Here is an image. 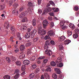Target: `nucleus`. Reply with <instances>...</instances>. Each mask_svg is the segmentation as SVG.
<instances>
[{
	"instance_id": "nucleus-1",
	"label": "nucleus",
	"mask_w": 79,
	"mask_h": 79,
	"mask_svg": "<svg viewBox=\"0 0 79 79\" xmlns=\"http://www.w3.org/2000/svg\"><path fill=\"white\" fill-rule=\"evenodd\" d=\"M50 42L49 41V40H46L45 42V44L44 45V48L46 50L45 51V53L48 55V56H51L52 54V51L49 49L48 45H50Z\"/></svg>"
},
{
	"instance_id": "nucleus-2",
	"label": "nucleus",
	"mask_w": 79,
	"mask_h": 79,
	"mask_svg": "<svg viewBox=\"0 0 79 79\" xmlns=\"http://www.w3.org/2000/svg\"><path fill=\"white\" fill-rule=\"evenodd\" d=\"M63 60L61 57L60 56L56 60V63H60V64H58L57 65L58 67H60L61 68L62 66H63V64L61 62V61Z\"/></svg>"
},
{
	"instance_id": "nucleus-3",
	"label": "nucleus",
	"mask_w": 79,
	"mask_h": 79,
	"mask_svg": "<svg viewBox=\"0 0 79 79\" xmlns=\"http://www.w3.org/2000/svg\"><path fill=\"white\" fill-rule=\"evenodd\" d=\"M42 27H40L38 28V33L39 34H41L42 35L46 34V31L45 30L42 29Z\"/></svg>"
},
{
	"instance_id": "nucleus-4",
	"label": "nucleus",
	"mask_w": 79,
	"mask_h": 79,
	"mask_svg": "<svg viewBox=\"0 0 79 79\" xmlns=\"http://www.w3.org/2000/svg\"><path fill=\"white\" fill-rule=\"evenodd\" d=\"M50 64L51 65H50L48 66V68L46 69L45 70L46 71H49L51 72V70H52L51 68H52V66H55L56 65V62L54 61H52L51 62Z\"/></svg>"
},
{
	"instance_id": "nucleus-5",
	"label": "nucleus",
	"mask_w": 79,
	"mask_h": 79,
	"mask_svg": "<svg viewBox=\"0 0 79 79\" xmlns=\"http://www.w3.org/2000/svg\"><path fill=\"white\" fill-rule=\"evenodd\" d=\"M27 6H29V8L28 10V11L29 13H31L32 12L31 8H33V7H34V4L31 2H28Z\"/></svg>"
},
{
	"instance_id": "nucleus-6",
	"label": "nucleus",
	"mask_w": 79,
	"mask_h": 79,
	"mask_svg": "<svg viewBox=\"0 0 79 79\" xmlns=\"http://www.w3.org/2000/svg\"><path fill=\"white\" fill-rule=\"evenodd\" d=\"M20 70L18 69H16L15 70V73H16V74H15V76H14V78L15 79H18L19 77V76L20 74L19 73Z\"/></svg>"
},
{
	"instance_id": "nucleus-7",
	"label": "nucleus",
	"mask_w": 79,
	"mask_h": 79,
	"mask_svg": "<svg viewBox=\"0 0 79 79\" xmlns=\"http://www.w3.org/2000/svg\"><path fill=\"white\" fill-rule=\"evenodd\" d=\"M37 32V30L36 29H33V30L31 32V38H33L35 37L36 33Z\"/></svg>"
},
{
	"instance_id": "nucleus-8",
	"label": "nucleus",
	"mask_w": 79,
	"mask_h": 79,
	"mask_svg": "<svg viewBox=\"0 0 79 79\" xmlns=\"http://www.w3.org/2000/svg\"><path fill=\"white\" fill-rule=\"evenodd\" d=\"M48 35L50 37L49 39H50V40H51L50 37H52V36H54L55 35L53 30H49V31H48Z\"/></svg>"
},
{
	"instance_id": "nucleus-9",
	"label": "nucleus",
	"mask_w": 79,
	"mask_h": 79,
	"mask_svg": "<svg viewBox=\"0 0 79 79\" xmlns=\"http://www.w3.org/2000/svg\"><path fill=\"white\" fill-rule=\"evenodd\" d=\"M25 13L24 12H22L20 14V18H23V17L25 16L27 14L28 11H25Z\"/></svg>"
},
{
	"instance_id": "nucleus-10",
	"label": "nucleus",
	"mask_w": 79,
	"mask_h": 79,
	"mask_svg": "<svg viewBox=\"0 0 79 79\" xmlns=\"http://www.w3.org/2000/svg\"><path fill=\"white\" fill-rule=\"evenodd\" d=\"M48 22L47 20H45L43 21V25L44 27L46 28V27L48 26Z\"/></svg>"
},
{
	"instance_id": "nucleus-11",
	"label": "nucleus",
	"mask_w": 79,
	"mask_h": 79,
	"mask_svg": "<svg viewBox=\"0 0 79 79\" xmlns=\"http://www.w3.org/2000/svg\"><path fill=\"white\" fill-rule=\"evenodd\" d=\"M30 63V62L29 60H24L23 61V64L25 65H28Z\"/></svg>"
},
{
	"instance_id": "nucleus-12",
	"label": "nucleus",
	"mask_w": 79,
	"mask_h": 79,
	"mask_svg": "<svg viewBox=\"0 0 79 79\" xmlns=\"http://www.w3.org/2000/svg\"><path fill=\"white\" fill-rule=\"evenodd\" d=\"M25 49V47L24 45H21L20 47V49L21 51H24Z\"/></svg>"
},
{
	"instance_id": "nucleus-13",
	"label": "nucleus",
	"mask_w": 79,
	"mask_h": 79,
	"mask_svg": "<svg viewBox=\"0 0 79 79\" xmlns=\"http://www.w3.org/2000/svg\"><path fill=\"white\" fill-rule=\"evenodd\" d=\"M31 68L32 69H35L36 68H37V66L34 63V62H32V63H31Z\"/></svg>"
},
{
	"instance_id": "nucleus-14",
	"label": "nucleus",
	"mask_w": 79,
	"mask_h": 79,
	"mask_svg": "<svg viewBox=\"0 0 79 79\" xmlns=\"http://www.w3.org/2000/svg\"><path fill=\"white\" fill-rule=\"evenodd\" d=\"M31 35L30 33L27 31V32L25 34V37L26 38H27V39H28V38H30V37H31Z\"/></svg>"
},
{
	"instance_id": "nucleus-15",
	"label": "nucleus",
	"mask_w": 79,
	"mask_h": 79,
	"mask_svg": "<svg viewBox=\"0 0 79 79\" xmlns=\"http://www.w3.org/2000/svg\"><path fill=\"white\" fill-rule=\"evenodd\" d=\"M29 42H28V43H27V44H25V46H26V47H28V46H30V45H31L32 44V41H30L29 40H27V42H29Z\"/></svg>"
},
{
	"instance_id": "nucleus-16",
	"label": "nucleus",
	"mask_w": 79,
	"mask_h": 79,
	"mask_svg": "<svg viewBox=\"0 0 79 79\" xmlns=\"http://www.w3.org/2000/svg\"><path fill=\"white\" fill-rule=\"evenodd\" d=\"M27 17H23V18L22 19L21 22H27Z\"/></svg>"
},
{
	"instance_id": "nucleus-17",
	"label": "nucleus",
	"mask_w": 79,
	"mask_h": 79,
	"mask_svg": "<svg viewBox=\"0 0 79 79\" xmlns=\"http://www.w3.org/2000/svg\"><path fill=\"white\" fill-rule=\"evenodd\" d=\"M65 39V36H61V37H59V40L60 41H63V40H64Z\"/></svg>"
},
{
	"instance_id": "nucleus-18",
	"label": "nucleus",
	"mask_w": 79,
	"mask_h": 79,
	"mask_svg": "<svg viewBox=\"0 0 79 79\" xmlns=\"http://www.w3.org/2000/svg\"><path fill=\"white\" fill-rule=\"evenodd\" d=\"M9 26L10 24L8 22H5L4 26L6 28H8V27H9Z\"/></svg>"
},
{
	"instance_id": "nucleus-19",
	"label": "nucleus",
	"mask_w": 79,
	"mask_h": 79,
	"mask_svg": "<svg viewBox=\"0 0 79 79\" xmlns=\"http://www.w3.org/2000/svg\"><path fill=\"white\" fill-rule=\"evenodd\" d=\"M44 76L46 78V79H50V77L49 76V75L48 73H44Z\"/></svg>"
},
{
	"instance_id": "nucleus-20",
	"label": "nucleus",
	"mask_w": 79,
	"mask_h": 79,
	"mask_svg": "<svg viewBox=\"0 0 79 79\" xmlns=\"http://www.w3.org/2000/svg\"><path fill=\"white\" fill-rule=\"evenodd\" d=\"M36 59L35 56H32L31 57H30L29 59L31 61H34Z\"/></svg>"
},
{
	"instance_id": "nucleus-21",
	"label": "nucleus",
	"mask_w": 79,
	"mask_h": 79,
	"mask_svg": "<svg viewBox=\"0 0 79 79\" xmlns=\"http://www.w3.org/2000/svg\"><path fill=\"white\" fill-rule=\"evenodd\" d=\"M24 57H25V55L24 54H23V53L19 56V59H23Z\"/></svg>"
},
{
	"instance_id": "nucleus-22",
	"label": "nucleus",
	"mask_w": 79,
	"mask_h": 79,
	"mask_svg": "<svg viewBox=\"0 0 79 79\" xmlns=\"http://www.w3.org/2000/svg\"><path fill=\"white\" fill-rule=\"evenodd\" d=\"M4 79H10V76L9 75H5L3 76Z\"/></svg>"
},
{
	"instance_id": "nucleus-23",
	"label": "nucleus",
	"mask_w": 79,
	"mask_h": 79,
	"mask_svg": "<svg viewBox=\"0 0 79 79\" xmlns=\"http://www.w3.org/2000/svg\"><path fill=\"white\" fill-rule=\"evenodd\" d=\"M71 40H64V44L65 45L66 44H69L70 42H71Z\"/></svg>"
},
{
	"instance_id": "nucleus-24",
	"label": "nucleus",
	"mask_w": 79,
	"mask_h": 79,
	"mask_svg": "<svg viewBox=\"0 0 79 79\" xmlns=\"http://www.w3.org/2000/svg\"><path fill=\"white\" fill-rule=\"evenodd\" d=\"M31 51H32V48H30V49H27V55H31Z\"/></svg>"
},
{
	"instance_id": "nucleus-25",
	"label": "nucleus",
	"mask_w": 79,
	"mask_h": 79,
	"mask_svg": "<svg viewBox=\"0 0 79 79\" xmlns=\"http://www.w3.org/2000/svg\"><path fill=\"white\" fill-rule=\"evenodd\" d=\"M32 22V25L33 26H35L36 25V19H33V20Z\"/></svg>"
},
{
	"instance_id": "nucleus-26",
	"label": "nucleus",
	"mask_w": 79,
	"mask_h": 79,
	"mask_svg": "<svg viewBox=\"0 0 79 79\" xmlns=\"http://www.w3.org/2000/svg\"><path fill=\"white\" fill-rule=\"evenodd\" d=\"M55 70L56 71V73L57 74H60L61 72L60 69L56 68V69H55Z\"/></svg>"
},
{
	"instance_id": "nucleus-27",
	"label": "nucleus",
	"mask_w": 79,
	"mask_h": 79,
	"mask_svg": "<svg viewBox=\"0 0 79 79\" xmlns=\"http://www.w3.org/2000/svg\"><path fill=\"white\" fill-rule=\"evenodd\" d=\"M50 38V37L49 35V31L48 32V35H47L46 36H45L44 37V39L45 40H48V39Z\"/></svg>"
},
{
	"instance_id": "nucleus-28",
	"label": "nucleus",
	"mask_w": 79,
	"mask_h": 79,
	"mask_svg": "<svg viewBox=\"0 0 79 79\" xmlns=\"http://www.w3.org/2000/svg\"><path fill=\"white\" fill-rule=\"evenodd\" d=\"M10 59L12 61H15V60H16V59L15 57H14L13 56H10Z\"/></svg>"
},
{
	"instance_id": "nucleus-29",
	"label": "nucleus",
	"mask_w": 79,
	"mask_h": 79,
	"mask_svg": "<svg viewBox=\"0 0 79 79\" xmlns=\"http://www.w3.org/2000/svg\"><path fill=\"white\" fill-rule=\"evenodd\" d=\"M52 77L54 79H56L57 77V76L55 73H53L52 75Z\"/></svg>"
},
{
	"instance_id": "nucleus-30",
	"label": "nucleus",
	"mask_w": 79,
	"mask_h": 79,
	"mask_svg": "<svg viewBox=\"0 0 79 79\" xmlns=\"http://www.w3.org/2000/svg\"><path fill=\"white\" fill-rule=\"evenodd\" d=\"M34 76H35L34 73H31V74H30L29 76V78L30 79H31V78H33V77H34Z\"/></svg>"
},
{
	"instance_id": "nucleus-31",
	"label": "nucleus",
	"mask_w": 79,
	"mask_h": 79,
	"mask_svg": "<svg viewBox=\"0 0 79 79\" xmlns=\"http://www.w3.org/2000/svg\"><path fill=\"white\" fill-rule=\"evenodd\" d=\"M11 30L13 33H15V27L12 26L11 27Z\"/></svg>"
},
{
	"instance_id": "nucleus-32",
	"label": "nucleus",
	"mask_w": 79,
	"mask_h": 79,
	"mask_svg": "<svg viewBox=\"0 0 79 79\" xmlns=\"http://www.w3.org/2000/svg\"><path fill=\"white\" fill-rule=\"evenodd\" d=\"M52 10H53L54 12H58L59 10V8H52Z\"/></svg>"
},
{
	"instance_id": "nucleus-33",
	"label": "nucleus",
	"mask_w": 79,
	"mask_h": 79,
	"mask_svg": "<svg viewBox=\"0 0 79 79\" xmlns=\"http://www.w3.org/2000/svg\"><path fill=\"white\" fill-rule=\"evenodd\" d=\"M67 34L69 36H70V35H72V33L71 32V31H70V30H69L67 31Z\"/></svg>"
},
{
	"instance_id": "nucleus-34",
	"label": "nucleus",
	"mask_w": 79,
	"mask_h": 79,
	"mask_svg": "<svg viewBox=\"0 0 79 79\" xmlns=\"http://www.w3.org/2000/svg\"><path fill=\"white\" fill-rule=\"evenodd\" d=\"M52 10H53L52 8L51 7H48L47 9V13H48L49 11H51Z\"/></svg>"
},
{
	"instance_id": "nucleus-35",
	"label": "nucleus",
	"mask_w": 79,
	"mask_h": 79,
	"mask_svg": "<svg viewBox=\"0 0 79 79\" xmlns=\"http://www.w3.org/2000/svg\"><path fill=\"white\" fill-rule=\"evenodd\" d=\"M59 48L60 50H62V49H64V48H63V45H59Z\"/></svg>"
},
{
	"instance_id": "nucleus-36",
	"label": "nucleus",
	"mask_w": 79,
	"mask_h": 79,
	"mask_svg": "<svg viewBox=\"0 0 79 79\" xmlns=\"http://www.w3.org/2000/svg\"><path fill=\"white\" fill-rule=\"evenodd\" d=\"M78 35L77 34H74L73 35V37L75 39H77L78 37Z\"/></svg>"
},
{
	"instance_id": "nucleus-37",
	"label": "nucleus",
	"mask_w": 79,
	"mask_h": 79,
	"mask_svg": "<svg viewBox=\"0 0 79 79\" xmlns=\"http://www.w3.org/2000/svg\"><path fill=\"white\" fill-rule=\"evenodd\" d=\"M50 43L53 45H54L56 44V42H55V41H54V40H51Z\"/></svg>"
},
{
	"instance_id": "nucleus-38",
	"label": "nucleus",
	"mask_w": 79,
	"mask_h": 79,
	"mask_svg": "<svg viewBox=\"0 0 79 79\" xmlns=\"http://www.w3.org/2000/svg\"><path fill=\"white\" fill-rule=\"evenodd\" d=\"M65 23V22L64 21L61 22H60V26H62V29H63V25H64Z\"/></svg>"
},
{
	"instance_id": "nucleus-39",
	"label": "nucleus",
	"mask_w": 79,
	"mask_h": 79,
	"mask_svg": "<svg viewBox=\"0 0 79 79\" xmlns=\"http://www.w3.org/2000/svg\"><path fill=\"white\" fill-rule=\"evenodd\" d=\"M16 64H17V65H18V66H20L21 65V62L20 61H16Z\"/></svg>"
},
{
	"instance_id": "nucleus-40",
	"label": "nucleus",
	"mask_w": 79,
	"mask_h": 79,
	"mask_svg": "<svg viewBox=\"0 0 79 79\" xmlns=\"http://www.w3.org/2000/svg\"><path fill=\"white\" fill-rule=\"evenodd\" d=\"M48 20H50V21H52L53 20V18L52 17H51V16H50V17H48Z\"/></svg>"
},
{
	"instance_id": "nucleus-41",
	"label": "nucleus",
	"mask_w": 79,
	"mask_h": 79,
	"mask_svg": "<svg viewBox=\"0 0 79 79\" xmlns=\"http://www.w3.org/2000/svg\"><path fill=\"white\" fill-rule=\"evenodd\" d=\"M39 39V37H36V38L33 39V40L34 42H37L38 40Z\"/></svg>"
},
{
	"instance_id": "nucleus-42",
	"label": "nucleus",
	"mask_w": 79,
	"mask_h": 79,
	"mask_svg": "<svg viewBox=\"0 0 79 79\" xmlns=\"http://www.w3.org/2000/svg\"><path fill=\"white\" fill-rule=\"evenodd\" d=\"M24 9V6H22L21 7H20L19 9V11H23Z\"/></svg>"
},
{
	"instance_id": "nucleus-43",
	"label": "nucleus",
	"mask_w": 79,
	"mask_h": 79,
	"mask_svg": "<svg viewBox=\"0 0 79 79\" xmlns=\"http://www.w3.org/2000/svg\"><path fill=\"white\" fill-rule=\"evenodd\" d=\"M6 60H7V61H8V62H9V63H10V61H11V60L10 57H6Z\"/></svg>"
},
{
	"instance_id": "nucleus-44",
	"label": "nucleus",
	"mask_w": 79,
	"mask_h": 79,
	"mask_svg": "<svg viewBox=\"0 0 79 79\" xmlns=\"http://www.w3.org/2000/svg\"><path fill=\"white\" fill-rule=\"evenodd\" d=\"M18 6V3H15V4L13 5V6L14 8H17Z\"/></svg>"
},
{
	"instance_id": "nucleus-45",
	"label": "nucleus",
	"mask_w": 79,
	"mask_h": 79,
	"mask_svg": "<svg viewBox=\"0 0 79 79\" xmlns=\"http://www.w3.org/2000/svg\"><path fill=\"white\" fill-rule=\"evenodd\" d=\"M73 9L76 11H77L78 10H79V8L77 6H74Z\"/></svg>"
},
{
	"instance_id": "nucleus-46",
	"label": "nucleus",
	"mask_w": 79,
	"mask_h": 79,
	"mask_svg": "<svg viewBox=\"0 0 79 79\" xmlns=\"http://www.w3.org/2000/svg\"><path fill=\"white\" fill-rule=\"evenodd\" d=\"M50 25L51 27H53L54 25V23L53 22H51L50 23Z\"/></svg>"
},
{
	"instance_id": "nucleus-47",
	"label": "nucleus",
	"mask_w": 79,
	"mask_h": 79,
	"mask_svg": "<svg viewBox=\"0 0 79 79\" xmlns=\"http://www.w3.org/2000/svg\"><path fill=\"white\" fill-rule=\"evenodd\" d=\"M27 28V27L26 26H23V28H21V30L22 31H24V30H26Z\"/></svg>"
},
{
	"instance_id": "nucleus-48",
	"label": "nucleus",
	"mask_w": 79,
	"mask_h": 79,
	"mask_svg": "<svg viewBox=\"0 0 79 79\" xmlns=\"http://www.w3.org/2000/svg\"><path fill=\"white\" fill-rule=\"evenodd\" d=\"M13 3V1H9V6H11L12 5Z\"/></svg>"
},
{
	"instance_id": "nucleus-49",
	"label": "nucleus",
	"mask_w": 79,
	"mask_h": 79,
	"mask_svg": "<svg viewBox=\"0 0 79 79\" xmlns=\"http://www.w3.org/2000/svg\"><path fill=\"white\" fill-rule=\"evenodd\" d=\"M45 56H41V57H39L38 59H45Z\"/></svg>"
},
{
	"instance_id": "nucleus-50",
	"label": "nucleus",
	"mask_w": 79,
	"mask_h": 79,
	"mask_svg": "<svg viewBox=\"0 0 79 79\" xmlns=\"http://www.w3.org/2000/svg\"><path fill=\"white\" fill-rule=\"evenodd\" d=\"M75 31L76 33L77 34L79 33V30L77 28L75 29Z\"/></svg>"
},
{
	"instance_id": "nucleus-51",
	"label": "nucleus",
	"mask_w": 79,
	"mask_h": 79,
	"mask_svg": "<svg viewBox=\"0 0 79 79\" xmlns=\"http://www.w3.org/2000/svg\"><path fill=\"white\" fill-rule=\"evenodd\" d=\"M42 12V10H40V9H39L38 10V13L40 15L41 14V13Z\"/></svg>"
},
{
	"instance_id": "nucleus-52",
	"label": "nucleus",
	"mask_w": 79,
	"mask_h": 79,
	"mask_svg": "<svg viewBox=\"0 0 79 79\" xmlns=\"http://www.w3.org/2000/svg\"><path fill=\"white\" fill-rule=\"evenodd\" d=\"M47 12V10H44V11L43 13H42V15H45Z\"/></svg>"
},
{
	"instance_id": "nucleus-53",
	"label": "nucleus",
	"mask_w": 79,
	"mask_h": 79,
	"mask_svg": "<svg viewBox=\"0 0 79 79\" xmlns=\"http://www.w3.org/2000/svg\"><path fill=\"white\" fill-rule=\"evenodd\" d=\"M22 69L25 70V65H22Z\"/></svg>"
},
{
	"instance_id": "nucleus-54",
	"label": "nucleus",
	"mask_w": 79,
	"mask_h": 79,
	"mask_svg": "<svg viewBox=\"0 0 79 79\" xmlns=\"http://www.w3.org/2000/svg\"><path fill=\"white\" fill-rule=\"evenodd\" d=\"M48 60L47 59H45L44 60V62L45 63V66H46V63H47Z\"/></svg>"
},
{
	"instance_id": "nucleus-55",
	"label": "nucleus",
	"mask_w": 79,
	"mask_h": 79,
	"mask_svg": "<svg viewBox=\"0 0 79 79\" xmlns=\"http://www.w3.org/2000/svg\"><path fill=\"white\" fill-rule=\"evenodd\" d=\"M69 26L70 27H73V28H74L75 27L74 26H73V25L72 23H70L69 25Z\"/></svg>"
},
{
	"instance_id": "nucleus-56",
	"label": "nucleus",
	"mask_w": 79,
	"mask_h": 79,
	"mask_svg": "<svg viewBox=\"0 0 79 79\" xmlns=\"http://www.w3.org/2000/svg\"><path fill=\"white\" fill-rule=\"evenodd\" d=\"M4 8V7L3 6H2V5L0 6V10H2Z\"/></svg>"
},
{
	"instance_id": "nucleus-57",
	"label": "nucleus",
	"mask_w": 79,
	"mask_h": 79,
	"mask_svg": "<svg viewBox=\"0 0 79 79\" xmlns=\"http://www.w3.org/2000/svg\"><path fill=\"white\" fill-rule=\"evenodd\" d=\"M67 27L66 26V25H64H64L62 27V29L64 30V29H65L67 28Z\"/></svg>"
},
{
	"instance_id": "nucleus-58",
	"label": "nucleus",
	"mask_w": 79,
	"mask_h": 79,
	"mask_svg": "<svg viewBox=\"0 0 79 79\" xmlns=\"http://www.w3.org/2000/svg\"><path fill=\"white\" fill-rule=\"evenodd\" d=\"M63 75L62 74H60L59 78L61 79L62 78Z\"/></svg>"
},
{
	"instance_id": "nucleus-59",
	"label": "nucleus",
	"mask_w": 79,
	"mask_h": 79,
	"mask_svg": "<svg viewBox=\"0 0 79 79\" xmlns=\"http://www.w3.org/2000/svg\"><path fill=\"white\" fill-rule=\"evenodd\" d=\"M13 39H14V37H11L10 38V40L12 42H14V40H13Z\"/></svg>"
},
{
	"instance_id": "nucleus-60",
	"label": "nucleus",
	"mask_w": 79,
	"mask_h": 79,
	"mask_svg": "<svg viewBox=\"0 0 79 79\" xmlns=\"http://www.w3.org/2000/svg\"><path fill=\"white\" fill-rule=\"evenodd\" d=\"M42 0H38V2L39 5H40L41 3Z\"/></svg>"
},
{
	"instance_id": "nucleus-61",
	"label": "nucleus",
	"mask_w": 79,
	"mask_h": 79,
	"mask_svg": "<svg viewBox=\"0 0 79 79\" xmlns=\"http://www.w3.org/2000/svg\"><path fill=\"white\" fill-rule=\"evenodd\" d=\"M49 2L51 5H54V2L52 1H49Z\"/></svg>"
},
{
	"instance_id": "nucleus-62",
	"label": "nucleus",
	"mask_w": 79,
	"mask_h": 79,
	"mask_svg": "<svg viewBox=\"0 0 79 79\" xmlns=\"http://www.w3.org/2000/svg\"><path fill=\"white\" fill-rule=\"evenodd\" d=\"M40 71V69L39 68H37L35 70L36 72L37 73H38V72H39Z\"/></svg>"
},
{
	"instance_id": "nucleus-63",
	"label": "nucleus",
	"mask_w": 79,
	"mask_h": 79,
	"mask_svg": "<svg viewBox=\"0 0 79 79\" xmlns=\"http://www.w3.org/2000/svg\"><path fill=\"white\" fill-rule=\"evenodd\" d=\"M17 37H20V34L19 33V32H18L17 33Z\"/></svg>"
},
{
	"instance_id": "nucleus-64",
	"label": "nucleus",
	"mask_w": 79,
	"mask_h": 79,
	"mask_svg": "<svg viewBox=\"0 0 79 79\" xmlns=\"http://www.w3.org/2000/svg\"><path fill=\"white\" fill-rule=\"evenodd\" d=\"M44 76L43 75H41V79H44Z\"/></svg>"
}]
</instances>
